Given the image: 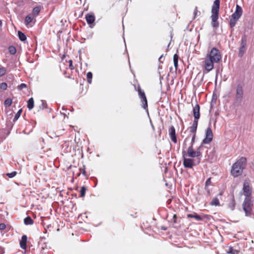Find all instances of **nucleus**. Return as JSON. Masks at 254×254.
Returning <instances> with one entry per match:
<instances>
[{
	"mask_svg": "<svg viewBox=\"0 0 254 254\" xmlns=\"http://www.w3.org/2000/svg\"><path fill=\"white\" fill-rule=\"evenodd\" d=\"M169 134L171 140L174 143H177V139L176 135V130L174 126H171L169 129Z\"/></svg>",
	"mask_w": 254,
	"mask_h": 254,
	"instance_id": "4468645a",
	"label": "nucleus"
},
{
	"mask_svg": "<svg viewBox=\"0 0 254 254\" xmlns=\"http://www.w3.org/2000/svg\"><path fill=\"white\" fill-rule=\"evenodd\" d=\"M27 87V85L25 83H21L20 85L18 86V88L20 90H22L24 88Z\"/></svg>",
	"mask_w": 254,
	"mask_h": 254,
	"instance_id": "ea45409f",
	"label": "nucleus"
},
{
	"mask_svg": "<svg viewBox=\"0 0 254 254\" xmlns=\"http://www.w3.org/2000/svg\"><path fill=\"white\" fill-rule=\"evenodd\" d=\"M86 188L84 186L81 187V190H80V196L83 197L85 196V192L86 191Z\"/></svg>",
	"mask_w": 254,
	"mask_h": 254,
	"instance_id": "473e14b6",
	"label": "nucleus"
},
{
	"mask_svg": "<svg viewBox=\"0 0 254 254\" xmlns=\"http://www.w3.org/2000/svg\"><path fill=\"white\" fill-rule=\"evenodd\" d=\"M221 58L219 51L216 48H213L202 62V67L208 72L214 68V64L218 63Z\"/></svg>",
	"mask_w": 254,
	"mask_h": 254,
	"instance_id": "f257e3e1",
	"label": "nucleus"
},
{
	"mask_svg": "<svg viewBox=\"0 0 254 254\" xmlns=\"http://www.w3.org/2000/svg\"><path fill=\"white\" fill-rule=\"evenodd\" d=\"M12 103V100L11 98L6 99L4 102V105L5 107H7L10 106Z\"/></svg>",
	"mask_w": 254,
	"mask_h": 254,
	"instance_id": "c756f323",
	"label": "nucleus"
},
{
	"mask_svg": "<svg viewBox=\"0 0 254 254\" xmlns=\"http://www.w3.org/2000/svg\"><path fill=\"white\" fill-rule=\"evenodd\" d=\"M247 38L246 36L242 37L241 41V46L239 51V56L242 57L245 53L247 46Z\"/></svg>",
	"mask_w": 254,
	"mask_h": 254,
	"instance_id": "ddd939ff",
	"label": "nucleus"
},
{
	"mask_svg": "<svg viewBox=\"0 0 254 254\" xmlns=\"http://www.w3.org/2000/svg\"><path fill=\"white\" fill-rule=\"evenodd\" d=\"M7 87V85L5 82H2L0 83V89L2 90H6Z\"/></svg>",
	"mask_w": 254,
	"mask_h": 254,
	"instance_id": "c9c22d12",
	"label": "nucleus"
},
{
	"mask_svg": "<svg viewBox=\"0 0 254 254\" xmlns=\"http://www.w3.org/2000/svg\"><path fill=\"white\" fill-rule=\"evenodd\" d=\"M41 10L40 6H36L34 7L32 10V15L34 17L36 16Z\"/></svg>",
	"mask_w": 254,
	"mask_h": 254,
	"instance_id": "393cba45",
	"label": "nucleus"
},
{
	"mask_svg": "<svg viewBox=\"0 0 254 254\" xmlns=\"http://www.w3.org/2000/svg\"><path fill=\"white\" fill-rule=\"evenodd\" d=\"M179 58V57L177 54H175L173 56V62L176 70H177L178 67Z\"/></svg>",
	"mask_w": 254,
	"mask_h": 254,
	"instance_id": "4be33fe9",
	"label": "nucleus"
},
{
	"mask_svg": "<svg viewBox=\"0 0 254 254\" xmlns=\"http://www.w3.org/2000/svg\"><path fill=\"white\" fill-rule=\"evenodd\" d=\"M18 36L20 41L24 42L26 40V36L24 33L21 31L18 32Z\"/></svg>",
	"mask_w": 254,
	"mask_h": 254,
	"instance_id": "a878e982",
	"label": "nucleus"
},
{
	"mask_svg": "<svg viewBox=\"0 0 254 254\" xmlns=\"http://www.w3.org/2000/svg\"><path fill=\"white\" fill-rule=\"evenodd\" d=\"M188 137H187V138L185 139V141H186L188 140Z\"/></svg>",
	"mask_w": 254,
	"mask_h": 254,
	"instance_id": "09e8293b",
	"label": "nucleus"
},
{
	"mask_svg": "<svg viewBox=\"0 0 254 254\" xmlns=\"http://www.w3.org/2000/svg\"><path fill=\"white\" fill-rule=\"evenodd\" d=\"M220 3V0H215L213 2V4L211 9V15H213L214 19H215L217 15H219Z\"/></svg>",
	"mask_w": 254,
	"mask_h": 254,
	"instance_id": "9b49d317",
	"label": "nucleus"
},
{
	"mask_svg": "<svg viewBox=\"0 0 254 254\" xmlns=\"http://www.w3.org/2000/svg\"><path fill=\"white\" fill-rule=\"evenodd\" d=\"M195 138V133H193V135H192V137L191 138V145H192V146H193V143L194 142Z\"/></svg>",
	"mask_w": 254,
	"mask_h": 254,
	"instance_id": "37998d69",
	"label": "nucleus"
},
{
	"mask_svg": "<svg viewBox=\"0 0 254 254\" xmlns=\"http://www.w3.org/2000/svg\"><path fill=\"white\" fill-rule=\"evenodd\" d=\"M6 225L4 223H0V230H3L5 229Z\"/></svg>",
	"mask_w": 254,
	"mask_h": 254,
	"instance_id": "79ce46f5",
	"label": "nucleus"
},
{
	"mask_svg": "<svg viewBox=\"0 0 254 254\" xmlns=\"http://www.w3.org/2000/svg\"><path fill=\"white\" fill-rule=\"evenodd\" d=\"M163 55H162L159 59V60L160 61L161 59H162Z\"/></svg>",
	"mask_w": 254,
	"mask_h": 254,
	"instance_id": "de8ad7c7",
	"label": "nucleus"
},
{
	"mask_svg": "<svg viewBox=\"0 0 254 254\" xmlns=\"http://www.w3.org/2000/svg\"><path fill=\"white\" fill-rule=\"evenodd\" d=\"M213 134L212 130L210 127L207 128L205 133V137L202 141L203 144H208L210 143L213 139Z\"/></svg>",
	"mask_w": 254,
	"mask_h": 254,
	"instance_id": "9d476101",
	"label": "nucleus"
},
{
	"mask_svg": "<svg viewBox=\"0 0 254 254\" xmlns=\"http://www.w3.org/2000/svg\"><path fill=\"white\" fill-rule=\"evenodd\" d=\"M65 57V56L64 55H63V57H62V60H64V59Z\"/></svg>",
	"mask_w": 254,
	"mask_h": 254,
	"instance_id": "49530a36",
	"label": "nucleus"
},
{
	"mask_svg": "<svg viewBox=\"0 0 254 254\" xmlns=\"http://www.w3.org/2000/svg\"><path fill=\"white\" fill-rule=\"evenodd\" d=\"M243 14L242 8L238 4L236 5V10L231 16L229 25L231 28H233L235 25Z\"/></svg>",
	"mask_w": 254,
	"mask_h": 254,
	"instance_id": "20e7f679",
	"label": "nucleus"
},
{
	"mask_svg": "<svg viewBox=\"0 0 254 254\" xmlns=\"http://www.w3.org/2000/svg\"><path fill=\"white\" fill-rule=\"evenodd\" d=\"M81 174H82L84 176H86V172L85 171V166L84 165H83L82 167L80 168L79 169V172L76 174V176L77 177L79 176Z\"/></svg>",
	"mask_w": 254,
	"mask_h": 254,
	"instance_id": "b1692460",
	"label": "nucleus"
},
{
	"mask_svg": "<svg viewBox=\"0 0 254 254\" xmlns=\"http://www.w3.org/2000/svg\"><path fill=\"white\" fill-rule=\"evenodd\" d=\"M69 63V68L70 70H72L74 69V66L72 64V61L71 60H70L68 61Z\"/></svg>",
	"mask_w": 254,
	"mask_h": 254,
	"instance_id": "58836bf2",
	"label": "nucleus"
},
{
	"mask_svg": "<svg viewBox=\"0 0 254 254\" xmlns=\"http://www.w3.org/2000/svg\"><path fill=\"white\" fill-rule=\"evenodd\" d=\"M198 12V11L197 10V7H195L194 10V12H193V14L194 15V17H196L197 13Z\"/></svg>",
	"mask_w": 254,
	"mask_h": 254,
	"instance_id": "c03bdc74",
	"label": "nucleus"
},
{
	"mask_svg": "<svg viewBox=\"0 0 254 254\" xmlns=\"http://www.w3.org/2000/svg\"><path fill=\"white\" fill-rule=\"evenodd\" d=\"M17 172L16 171H13L10 173H7L6 176H8L9 178H11L15 176Z\"/></svg>",
	"mask_w": 254,
	"mask_h": 254,
	"instance_id": "4c0bfd02",
	"label": "nucleus"
},
{
	"mask_svg": "<svg viewBox=\"0 0 254 254\" xmlns=\"http://www.w3.org/2000/svg\"><path fill=\"white\" fill-rule=\"evenodd\" d=\"M138 96L141 99L142 103V108L144 109H146L148 107L147 100L144 91L142 90L140 85H138L137 90Z\"/></svg>",
	"mask_w": 254,
	"mask_h": 254,
	"instance_id": "1a4fd4ad",
	"label": "nucleus"
},
{
	"mask_svg": "<svg viewBox=\"0 0 254 254\" xmlns=\"http://www.w3.org/2000/svg\"><path fill=\"white\" fill-rule=\"evenodd\" d=\"M218 16L219 15H217L215 19L213 18V15L211 16V19H212V25L213 27H217L219 26V23L217 21L218 18Z\"/></svg>",
	"mask_w": 254,
	"mask_h": 254,
	"instance_id": "aec40b11",
	"label": "nucleus"
},
{
	"mask_svg": "<svg viewBox=\"0 0 254 254\" xmlns=\"http://www.w3.org/2000/svg\"><path fill=\"white\" fill-rule=\"evenodd\" d=\"M72 72L71 71L70 73H69L66 70H65V71H64V75L65 77L68 78H69V79H72V80H74V76H73V75L72 74Z\"/></svg>",
	"mask_w": 254,
	"mask_h": 254,
	"instance_id": "bb28decb",
	"label": "nucleus"
},
{
	"mask_svg": "<svg viewBox=\"0 0 254 254\" xmlns=\"http://www.w3.org/2000/svg\"><path fill=\"white\" fill-rule=\"evenodd\" d=\"M243 191L245 198H252V188L250 185V181L248 180H246L243 184Z\"/></svg>",
	"mask_w": 254,
	"mask_h": 254,
	"instance_id": "423d86ee",
	"label": "nucleus"
},
{
	"mask_svg": "<svg viewBox=\"0 0 254 254\" xmlns=\"http://www.w3.org/2000/svg\"><path fill=\"white\" fill-rule=\"evenodd\" d=\"M27 236L26 235H23L20 241V247L23 250H26L27 248Z\"/></svg>",
	"mask_w": 254,
	"mask_h": 254,
	"instance_id": "dca6fc26",
	"label": "nucleus"
},
{
	"mask_svg": "<svg viewBox=\"0 0 254 254\" xmlns=\"http://www.w3.org/2000/svg\"><path fill=\"white\" fill-rule=\"evenodd\" d=\"M187 217L194 218L197 221H201L203 220V218L196 213H194L193 214H187Z\"/></svg>",
	"mask_w": 254,
	"mask_h": 254,
	"instance_id": "f3484780",
	"label": "nucleus"
},
{
	"mask_svg": "<svg viewBox=\"0 0 254 254\" xmlns=\"http://www.w3.org/2000/svg\"><path fill=\"white\" fill-rule=\"evenodd\" d=\"M177 216L176 214H174L173 216V218L172 219V221L174 224L177 223Z\"/></svg>",
	"mask_w": 254,
	"mask_h": 254,
	"instance_id": "a19ab883",
	"label": "nucleus"
},
{
	"mask_svg": "<svg viewBox=\"0 0 254 254\" xmlns=\"http://www.w3.org/2000/svg\"><path fill=\"white\" fill-rule=\"evenodd\" d=\"M235 204H236V203H235L234 196L233 195L232 196V198H231V203H230L231 207L232 209H233L234 208V207L235 206Z\"/></svg>",
	"mask_w": 254,
	"mask_h": 254,
	"instance_id": "f704fd0d",
	"label": "nucleus"
},
{
	"mask_svg": "<svg viewBox=\"0 0 254 254\" xmlns=\"http://www.w3.org/2000/svg\"><path fill=\"white\" fill-rule=\"evenodd\" d=\"M227 252L230 254H238L240 252L239 250L235 249L233 247H229L228 249L227 250Z\"/></svg>",
	"mask_w": 254,
	"mask_h": 254,
	"instance_id": "a211bd4d",
	"label": "nucleus"
},
{
	"mask_svg": "<svg viewBox=\"0 0 254 254\" xmlns=\"http://www.w3.org/2000/svg\"><path fill=\"white\" fill-rule=\"evenodd\" d=\"M24 223L26 225H32L34 223V221L30 216H28L24 218Z\"/></svg>",
	"mask_w": 254,
	"mask_h": 254,
	"instance_id": "412c9836",
	"label": "nucleus"
},
{
	"mask_svg": "<svg viewBox=\"0 0 254 254\" xmlns=\"http://www.w3.org/2000/svg\"><path fill=\"white\" fill-rule=\"evenodd\" d=\"M162 229H163V230H166V228H165V227H163V228H162Z\"/></svg>",
	"mask_w": 254,
	"mask_h": 254,
	"instance_id": "3c124183",
	"label": "nucleus"
},
{
	"mask_svg": "<svg viewBox=\"0 0 254 254\" xmlns=\"http://www.w3.org/2000/svg\"><path fill=\"white\" fill-rule=\"evenodd\" d=\"M186 156L183 157V165L185 168H192L194 166L198 165L200 162V158H197L196 163L193 159L187 158Z\"/></svg>",
	"mask_w": 254,
	"mask_h": 254,
	"instance_id": "6e6552de",
	"label": "nucleus"
},
{
	"mask_svg": "<svg viewBox=\"0 0 254 254\" xmlns=\"http://www.w3.org/2000/svg\"><path fill=\"white\" fill-rule=\"evenodd\" d=\"M2 26V21L0 20V27H1Z\"/></svg>",
	"mask_w": 254,
	"mask_h": 254,
	"instance_id": "a18cd8bd",
	"label": "nucleus"
},
{
	"mask_svg": "<svg viewBox=\"0 0 254 254\" xmlns=\"http://www.w3.org/2000/svg\"><path fill=\"white\" fill-rule=\"evenodd\" d=\"M243 95H244V92H243V86L241 84H239L237 85V87H236L235 100L239 102H241V101L243 98Z\"/></svg>",
	"mask_w": 254,
	"mask_h": 254,
	"instance_id": "f8f14e48",
	"label": "nucleus"
},
{
	"mask_svg": "<svg viewBox=\"0 0 254 254\" xmlns=\"http://www.w3.org/2000/svg\"><path fill=\"white\" fill-rule=\"evenodd\" d=\"M85 19L89 25L93 24L95 20V16L93 13H88L85 15Z\"/></svg>",
	"mask_w": 254,
	"mask_h": 254,
	"instance_id": "2eb2a0df",
	"label": "nucleus"
},
{
	"mask_svg": "<svg viewBox=\"0 0 254 254\" xmlns=\"http://www.w3.org/2000/svg\"><path fill=\"white\" fill-rule=\"evenodd\" d=\"M22 109H20L18 110V111L17 112V113L15 114L13 121L14 122L18 120V119L20 117L21 113H22Z\"/></svg>",
	"mask_w": 254,
	"mask_h": 254,
	"instance_id": "2f4dec72",
	"label": "nucleus"
},
{
	"mask_svg": "<svg viewBox=\"0 0 254 254\" xmlns=\"http://www.w3.org/2000/svg\"><path fill=\"white\" fill-rule=\"evenodd\" d=\"M193 115L194 120L192 126L190 127V131L192 133H196L198 125V120L200 118V107L197 104L193 108Z\"/></svg>",
	"mask_w": 254,
	"mask_h": 254,
	"instance_id": "7ed1b4c3",
	"label": "nucleus"
},
{
	"mask_svg": "<svg viewBox=\"0 0 254 254\" xmlns=\"http://www.w3.org/2000/svg\"><path fill=\"white\" fill-rule=\"evenodd\" d=\"M211 178H209L207 179L205 185V189L207 190L208 193H209V190H208V188L210 185H211Z\"/></svg>",
	"mask_w": 254,
	"mask_h": 254,
	"instance_id": "c85d7f7f",
	"label": "nucleus"
},
{
	"mask_svg": "<svg viewBox=\"0 0 254 254\" xmlns=\"http://www.w3.org/2000/svg\"><path fill=\"white\" fill-rule=\"evenodd\" d=\"M34 107V100L33 98H30L27 101V108L29 110H31Z\"/></svg>",
	"mask_w": 254,
	"mask_h": 254,
	"instance_id": "5701e85b",
	"label": "nucleus"
},
{
	"mask_svg": "<svg viewBox=\"0 0 254 254\" xmlns=\"http://www.w3.org/2000/svg\"><path fill=\"white\" fill-rule=\"evenodd\" d=\"M9 52L12 54L14 55L16 53V48L14 46H10L8 48Z\"/></svg>",
	"mask_w": 254,
	"mask_h": 254,
	"instance_id": "72a5a7b5",
	"label": "nucleus"
},
{
	"mask_svg": "<svg viewBox=\"0 0 254 254\" xmlns=\"http://www.w3.org/2000/svg\"><path fill=\"white\" fill-rule=\"evenodd\" d=\"M35 17L32 14H29L25 17V23L26 25H28L30 22H31Z\"/></svg>",
	"mask_w": 254,
	"mask_h": 254,
	"instance_id": "6ab92c4d",
	"label": "nucleus"
},
{
	"mask_svg": "<svg viewBox=\"0 0 254 254\" xmlns=\"http://www.w3.org/2000/svg\"><path fill=\"white\" fill-rule=\"evenodd\" d=\"M162 229H163V230H166V228H165V227H163V228H162Z\"/></svg>",
	"mask_w": 254,
	"mask_h": 254,
	"instance_id": "8fccbe9b",
	"label": "nucleus"
},
{
	"mask_svg": "<svg viewBox=\"0 0 254 254\" xmlns=\"http://www.w3.org/2000/svg\"><path fill=\"white\" fill-rule=\"evenodd\" d=\"M93 74L90 71L88 72L87 73V82L89 84H91L92 83V78Z\"/></svg>",
	"mask_w": 254,
	"mask_h": 254,
	"instance_id": "cd10ccee",
	"label": "nucleus"
},
{
	"mask_svg": "<svg viewBox=\"0 0 254 254\" xmlns=\"http://www.w3.org/2000/svg\"><path fill=\"white\" fill-rule=\"evenodd\" d=\"M201 153L199 151H194L193 146L190 145L187 149V151H183V156H188L192 158L199 157L201 155Z\"/></svg>",
	"mask_w": 254,
	"mask_h": 254,
	"instance_id": "0eeeda50",
	"label": "nucleus"
},
{
	"mask_svg": "<svg viewBox=\"0 0 254 254\" xmlns=\"http://www.w3.org/2000/svg\"><path fill=\"white\" fill-rule=\"evenodd\" d=\"M247 158L244 157H242L238 160L232 167L231 171L232 175L234 177L241 175L247 165Z\"/></svg>",
	"mask_w": 254,
	"mask_h": 254,
	"instance_id": "f03ea898",
	"label": "nucleus"
},
{
	"mask_svg": "<svg viewBox=\"0 0 254 254\" xmlns=\"http://www.w3.org/2000/svg\"><path fill=\"white\" fill-rule=\"evenodd\" d=\"M6 73V69L4 67L0 68V76L4 75Z\"/></svg>",
	"mask_w": 254,
	"mask_h": 254,
	"instance_id": "e433bc0d",
	"label": "nucleus"
},
{
	"mask_svg": "<svg viewBox=\"0 0 254 254\" xmlns=\"http://www.w3.org/2000/svg\"><path fill=\"white\" fill-rule=\"evenodd\" d=\"M252 198H245L243 203V208L246 216H250L253 207Z\"/></svg>",
	"mask_w": 254,
	"mask_h": 254,
	"instance_id": "39448f33",
	"label": "nucleus"
},
{
	"mask_svg": "<svg viewBox=\"0 0 254 254\" xmlns=\"http://www.w3.org/2000/svg\"><path fill=\"white\" fill-rule=\"evenodd\" d=\"M210 204L211 205H215V206L219 205V200L218 198H217V197H215V198H213L212 200L211 201V202L210 203Z\"/></svg>",
	"mask_w": 254,
	"mask_h": 254,
	"instance_id": "7c9ffc66",
	"label": "nucleus"
}]
</instances>
